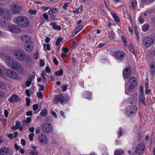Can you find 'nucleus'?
<instances>
[{"label":"nucleus","instance_id":"nucleus-32","mask_svg":"<svg viewBox=\"0 0 155 155\" xmlns=\"http://www.w3.org/2000/svg\"><path fill=\"white\" fill-rule=\"evenodd\" d=\"M63 71L62 69L58 71L55 73V74L56 76H62L63 75Z\"/></svg>","mask_w":155,"mask_h":155},{"label":"nucleus","instance_id":"nucleus-19","mask_svg":"<svg viewBox=\"0 0 155 155\" xmlns=\"http://www.w3.org/2000/svg\"><path fill=\"white\" fill-rule=\"evenodd\" d=\"M37 147L33 146H32V150L29 149L28 150V153L30 155H38V152L36 150Z\"/></svg>","mask_w":155,"mask_h":155},{"label":"nucleus","instance_id":"nucleus-60","mask_svg":"<svg viewBox=\"0 0 155 155\" xmlns=\"http://www.w3.org/2000/svg\"><path fill=\"white\" fill-rule=\"evenodd\" d=\"M53 62L56 65L58 64V61L56 58H54Z\"/></svg>","mask_w":155,"mask_h":155},{"label":"nucleus","instance_id":"nucleus-64","mask_svg":"<svg viewBox=\"0 0 155 155\" xmlns=\"http://www.w3.org/2000/svg\"><path fill=\"white\" fill-rule=\"evenodd\" d=\"M151 21L152 24L155 25V17H152L151 19Z\"/></svg>","mask_w":155,"mask_h":155},{"label":"nucleus","instance_id":"nucleus-38","mask_svg":"<svg viewBox=\"0 0 155 155\" xmlns=\"http://www.w3.org/2000/svg\"><path fill=\"white\" fill-rule=\"evenodd\" d=\"M50 45L49 44H43V47L44 49V50H46V49L47 50L49 51L51 50L50 48Z\"/></svg>","mask_w":155,"mask_h":155},{"label":"nucleus","instance_id":"nucleus-11","mask_svg":"<svg viewBox=\"0 0 155 155\" xmlns=\"http://www.w3.org/2000/svg\"><path fill=\"white\" fill-rule=\"evenodd\" d=\"M52 126L50 124L46 123L42 126V130L44 133H49L52 131Z\"/></svg>","mask_w":155,"mask_h":155},{"label":"nucleus","instance_id":"nucleus-20","mask_svg":"<svg viewBox=\"0 0 155 155\" xmlns=\"http://www.w3.org/2000/svg\"><path fill=\"white\" fill-rule=\"evenodd\" d=\"M83 26L82 25H79L77 26L74 30L72 34V35L74 36L79 32L83 28Z\"/></svg>","mask_w":155,"mask_h":155},{"label":"nucleus","instance_id":"nucleus-57","mask_svg":"<svg viewBox=\"0 0 155 155\" xmlns=\"http://www.w3.org/2000/svg\"><path fill=\"white\" fill-rule=\"evenodd\" d=\"M6 16H5L4 17V18L5 19H9L11 18L10 16L9 15V13L7 12V14H6Z\"/></svg>","mask_w":155,"mask_h":155},{"label":"nucleus","instance_id":"nucleus-40","mask_svg":"<svg viewBox=\"0 0 155 155\" xmlns=\"http://www.w3.org/2000/svg\"><path fill=\"white\" fill-rule=\"evenodd\" d=\"M63 39L61 37H60L58 38L56 40L55 42V45L57 46H58L59 45L60 43L62 41Z\"/></svg>","mask_w":155,"mask_h":155},{"label":"nucleus","instance_id":"nucleus-63","mask_svg":"<svg viewBox=\"0 0 155 155\" xmlns=\"http://www.w3.org/2000/svg\"><path fill=\"white\" fill-rule=\"evenodd\" d=\"M62 91H65L67 90V86L65 85H64L62 87Z\"/></svg>","mask_w":155,"mask_h":155},{"label":"nucleus","instance_id":"nucleus-56","mask_svg":"<svg viewBox=\"0 0 155 155\" xmlns=\"http://www.w3.org/2000/svg\"><path fill=\"white\" fill-rule=\"evenodd\" d=\"M43 17L46 20L48 19L49 17L48 15L46 13H44L43 14Z\"/></svg>","mask_w":155,"mask_h":155},{"label":"nucleus","instance_id":"nucleus-44","mask_svg":"<svg viewBox=\"0 0 155 155\" xmlns=\"http://www.w3.org/2000/svg\"><path fill=\"white\" fill-rule=\"evenodd\" d=\"M138 20L139 23L140 24L143 23L144 22V20L143 17L140 16L138 18Z\"/></svg>","mask_w":155,"mask_h":155},{"label":"nucleus","instance_id":"nucleus-8","mask_svg":"<svg viewBox=\"0 0 155 155\" xmlns=\"http://www.w3.org/2000/svg\"><path fill=\"white\" fill-rule=\"evenodd\" d=\"M145 149L146 147L144 143H140L136 147L135 152L137 154H141L144 152Z\"/></svg>","mask_w":155,"mask_h":155},{"label":"nucleus","instance_id":"nucleus-26","mask_svg":"<svg viewBox=\"0 0 155 155\" xmlns=\"http://www.w3.org/2000/svg\"><path fill=\"white\" fill-rule=\"evenodd\" d=\"M145 98L144 95L143 94H141L140 95V96L139 99V101L141 104L143 105L146 106V104L145 103Z\"/></svg>","mask_w":155,"mask_h":155},{"label":"nucleus","instance_id":"nucleus-49","mask_svg":"<svg viewBox=\"0 0 155 155\" xmlns=\"http://www.w3.org/2000/svg\"><path fill=\"white\" fill-rule=\"evenodd\" d=\"M39 88H38L39 91H43L45 89V86L41 84H38V85Z\"/></svg>","mask_w":155,"mask_h":155},{"label":"nucleus","instance_id":"nucleus-51","mask_svg":"<svg viewBox=\"0 0 155 155\" xmlns=\"http://www.w3.org/2000/svg\"><path fill=\"white\" fill-rule=\"evenodd\" d=\"M31 117H27L25 121V123L27 124H29L31 122Z\"/></svg>","mask_w":155,"mask_h":155},{"label":"nucleus","instance_id":"nucleus-30","mask_svg":"<svg viewBox=\"0 0 155 155\" xmlns=\"http://www.w3.org/2000/svg\"><path fill=\"white\" fill-rule=\"evenodd\" d=\"M58 12V9L56 8H51L48 12V13L49 15H52L55 14Z\"/></svg>","mask_w":155,"mask_h":155},{"label":"nucleus","instance_id":"nucleus-21","mask_svg":"<svg viewBox=\"0 0 155 155\" xmlns=\"http://www.w3.org/2000/svg\"><path fill=\"white\" fill-rule=\"evenodd\" d=\"M92 94L90 91H84L83 94V97L85 98L90 99L92 96Z\"/></svg>","mask_w":155,"mask_h":155},{"label":"nucleus","instance_id":"nucleus-6","mask_svg":"<svg viewBox=\"0 0 155 155\" xmlns=\"http://www.w3.org/2000/svg\"><path fill=\"white\" fill-rule=\"evenodd\" d=\"M128 82L129 85L127 89L128 91L131 92L137 84L136 78L134 77H130L129 80Z\"/></svg>","mask_w":155,"mask_h":155},{"label":"nucleus","instance_id":"nucleus-42","mask_svg":"<svg viewBox=\"0 0 155 155\" xmlns=\"http://www.w3.org/2000/svg\"><path fill=\"white\" fill-rule=\"evenodd\" d=\"M0 88L2 89H5L6 88V84L3 82H0Z\"/></svg>","mask_w":155,"mask_h":155},{"label":"nucleus","instance_id":"nucleus-4","mask_svg":"<svg viewBox=\"0 0 155 155\" xmlns=\"http://www.w3.org/2000/svg\"><path fill=\"white\" fill-rule=\"evenodd\" d=\"M137 110L136 105H130L126 107L125 111V114L130 117H133L136 114Z\"/></svg>","mask_w":155,"mask_h":155},{"label":"nucleus","instance_id":"nucleus-27","mask_svg":"<svg viewBox=\"0 0 155 155\" xmlns=\"http://www.w3.org/2000/svg\"><path fill=\"white\" fill-rule=\"evenodd\" d=\"M111 15L112 16V17L114 19V21L116 22L119 23L120 22V19L118 16L117 15V14L115 13H111Z\"/></svg>","mask_w":155,"mask_h":155},{"label":"nucleus","instance_id":"nucleus-53","mask_svg":"<svg viewBox=\"0 0 155 155\" xmlns=\"http://www.w3.org/2000/svg\"><path fill=\"white\" fill-rule=\"evenodd\" d=\"M26 106H29L30 104V99L28 97H26Z\"/></svg>","mask_w":155,"mask_h":155},{"label":"nucleus","instance_id":"nucleus-58","mask_svg":"<svg viewBox=\"0 0 155 155\" xmlns=\"http://www.w3.org/2000/svg\"><path fill=\"white\" fill-rule=\"evenodd\" d=\"M21 125V122L20 121H17L15 123V126L18 129V127H20Z\"/></svg>","mask_w":155,"mask_h":155},{"label":"nucleus","instance_id":"nucleus-37","mask_svg":"<svg viewBox=\"0 0 155 155\" xmlns=\"http://www.w3.org/2000/svg\"><path fill=\"white\" fill-rule=\"evenodd\" d=\"M108 36L112 39H115V34L113 31L109 32L108 33Z\"/></svg>","mask_w":155,"mask_h":155},{"label":"nucleus","instance_id":"nucleus-46","mask_svg":"<svg viewBox=\"0 0 155 155\" xmlns=\"http://www.w3.org/2000/svg\"><path fill=\"white\" fill-rule=\"evenodd\" d=\"M122 128L121 127H120L119 128V131L118 133V136L117 137V138H120L121 136L122 135Z\"/></svg>","mask_w":155,"mask_h":155},{"label":"nucleus","instance_id":"nucleus-55","mask_svg":"<svg viewBox=\"0 0 155 155\" xmlns=\"http://www.w3.org/2000/svg\"><path fill=\"white\" fill-rule=\"evenodd\" d=\"M55 18V16L54 15H52L50 16L49 18V20L50 21H52L54 20Z\"/></svg>","mask_w":155,"mask_h":155},{"label":"nucleus","instance_id":"nucleus-9","mask_svg":"<svg viewBox=\"0 0 155 155\" xmlns=\"http://www.w3.org/2000/svg\"><path fill=\"white\" fill-rule=\"evenodd\" d=\"M154 41L152 37L150 36L144 37L143 39L144 45L147 48L151 47L154 43Z\"/></svg>","mask_w":155,"mask_h":155},{"label":"nucleus","instance_id":"nucleus-18","mask_svg":"<svg viewBox=\"0 0 155 155\" xmlns=\"http://www.w3.org/2000/svg\"><path fill=\"white\" fill-rule=\"evenodd\" d=\"M20 99L17 96L16 94H14L12 95L8 99V101L11 103L15 101L18 102L20 101Z\"/></svg>","mask_w":155,"mask_h":155},{"label":"nucleus","instance_id":"nucleus-2","mask_svg":"<svg viewBox=\"0 0 155 155\" xmlns=\"http://www.w3.org/2000/svg\"><path fill=\"white\" fill-rule=\"evenodd\" d=\"M6 61L9 67L19 71L21 74H22L24 72L23 68L21 64L11 57H7Z\"/></svg>","mask_w":155,"mask_h":155},{"label":"nucleus","instance_id":"nucleus-10","mask_svg":"<svg viewBox=\"0 0 155 155\" xmlns=\"http://www.w3.org/2000/svg\"><path fill=\"white\" fill-rule=\"evenodd\" d=\"M5 74L8 77L14 80H17L18 78V75L16 72L9 69L6 70Z\"/></svg>","mask_w":155,"mask_h":155},{"label":"nucleus","instance_id":"nucleus-50","mask_svg":"<svg viewBox=\"0 0 155 155\" xmlns=\"http://www.w3.org/2000/svg\"><path fill=\"white\" fill-rule=\"evenodd\" d=\"M72 60L73 61V62L74 63L73 64L74 66H75V64H77L78 63V61L77 59L75 58H72Z\"/></svg>","mask_w":155,"mask_h":155},{"label":"nucleus","instance_id":"nucleus-28","mask_svg":"<svg viewBox=\"0 0 155 155\" xmlns=\"http://www.w3.org/2000/svg\"><path fill=\"white\" fill-rule=\"evenodd\" d=\"M5 68L2 66H0V77H4L5 72Z\"/></svg>","mask_w":155,"mask_h":155},{"label":"nucleus","instance_id":"nucleus-39","mask_svg":"<svg viewBox=\"0 0 155 155\" xmlns=\"http://www.w3.org/2000/svg\"><path fill=\"white\" fill-rule=\"evenodd\" d=\"M129 49L130 52H132V54L134 55H136L134 53V50L132 44H130Z\"/></svg>","mask_w":155,"mask_h":155},{"label":"nucleus","instance_id":"nucleus-52","mask_svg":"<svg viewBox=\"0 0 155 155\" xmlns=\"http://www.w3.org/2000/svg\"><path fill=\"white\" fill-rule=\"evenodd\" d=\"M34 136V134L31 133L29 135L28 137L29 140L31 141H32L33 140V137Z\"/></svg>","mask_w":155,"mask_h":155},{"label":"nucleus","instance_id":"nucleus-61","mask_svg":"<svg viewBox=\"0 0 155 155\" xmlns=\"http://www.w3.org/2000/svg\"><path fill=\"white\" fill-rule=\"evenodd\" d=\"M46 71L47 73H50L51 72V70L49 66H47L45 68Z\"/></svg>","mask_w":155,"mask_h":155},{"label":"nucleus","instance_id":"nucleus-33","mask_svg":"<svg viewBox=\"0 0 155 155\" xmlns=\"http://www.w3.org/2000/svg\"><path fill=\"white\" fill-rule=\"evenodd\" d=\"M83 6L81 5L80 7L78 8L77 9H76L73 11V12L74 13H80L82 11Z\"/></svg>","mask_w":155,"mask_h":155},{"label":"nucleus","instance_id":"nucleus-25","mask_svg":"<svg viewBox=\"0 0 155 155\" xmlns=\"http://www.w3.org/2000/svg\"><path fill=\"white\" fill-rule=\"evenodd\" d=\"M137 101V98L135 94L132 95L130 98V103L132 104L135 103Z\"/></svg>","mask_w":155,"mask_h":155},{"label":"nucleus","instance_id":"nucleus-3","mask_svg":"<svg viewBox=\"0 0 155 155\" xmlns=\"http://www.w3.org/2000/svg\"><path fill=\"white\" fill-rule=\"evenodd\" d=\"M17 24L21 28H27L29 26V21L28 18L25 16H19L16 19Z\"/></svg>","mask_w":155,"mask_h":155},{"label":"nucleus","instance_id":"nucleus-45","mask_svg":"<svg viewBox=\"0 0 155 155\" xmlns=\"http://www.w3.org/2000/svg\"><path fill=\"white\" fill-rule=\"evenodd\" d=\"M121 39L122 42L124 43L125 45H127V41L126 40V38L124 36H121Z\"/></svg>","mask_w":155,"mask_h":155},{"label":"nucleus","instance_id":"nucleus-16","mask_svg":"<svg viewBox=\"0 0 155 155\" xmlns=\"http://www.w3.org/2000/svg\"><path fill=\"white\" fill-rule=\"evenodd\" d=\"M8 29L11 32L15 33H18L20 31L19 28L13 25L10 26L8 28Z\"/></svg>","mask_w":155,"mask_h":155},{"label":"nucleus","instance_id":"nucleus-1","mask_svg":"<svg viewBox=\"0 0 155 155\" xmlns=\"http://www.w3.org/2000/svg\"><path fill=\"white\" fill-rule=\"evenodd\" d=\"M14 53L16 58L20 61L27 63H30L32 61V58L29 54L20 49L15 50Z\"/></svg>","mask_w":155,"mask_h":155},{"label":"nucleus","instance_id":"nucleus-36","mask_svg":"<svg viewBox=\"0 0 155 155\" xmlns=\"http://www.w3.org/2000/svg\"><path fill=\"white\" fill-rule=\"evenodd\" d=\"M35 71H33L32 73L31 74L28 78L29 80L32 81L34 79L35 77Z\"/></svg>","mask_w":155,"mask_h":155},{"label":"nucleus","instance_id":"nucleus-59","mask_svg":"<svg viewBox=\"0 0 155 155\" xmlns=\"http://www.w3.org/2000/svg\"><path fill=\"white\" fill-rule=\"evenodd\" d=\"M51 115L55 118H57V116L56 115V113L54 111H51Z\"/></svg>","mask_w":155,"mask_h":155},{"label":"nucleus","instance_id":"nucleus-13","mask_svg":"<svg viewBox=\"0 0 155 155\" xmlns=\"http://www.w3.org/2000/svg\"><path fill=\"white\" fill-rule=\"evenodd\" d=\"M131 73V68L130 67L124 69L123 71V75L124 78H129Z\"/></svg>","mask_w":155,"mask_h":155},{"label":"nucleus","instance_id":"nucleus-34","mask_svg":"<svg viewBox=\"0 0 155 155\" xmlns=\"http://www.w3.org/2000/svg\"><path fill=\"white\" fill-rule=\"evenodd\" d=\"M134 30L136 37L137 38V40L138 42L139 41V37L138 31L136 26H134Z\"/></svg>","mask_w":155,"mask_h":155},{"label":"nucleus","instance_id":"nucleus-22","mask_svg":"<svg viewBox=\"0 0 155 155\" xmlns=\"http://www.w3.org/2000/svg\"><path fill=\"white\" fill-rule=\"evenodd\" d=\"M9 152L8 149L6 147H2L0 149V154L1 155H6Z\"/></svg>","mask_w":155,"mask_h":155},{"label":"nucleus","instance_id":"nucleus-14","mask_svg":"<svg viewBox=\"0 0 155 155\" xmlns=\"http://www.w3.org/2000/svg\"><path fill=\"white\" fill-rule=\"evenodd\" d=\"M11 9L12 12L15 14H18L21 12V8L18 5L14 4L11 6Z\"/></svg>","mask_w":155,"mask_h":155},{"label":"nucleus","instance_id":"nucleus-43","mask_svg":"<svg viewBox=\"0 0 155 155\" xmlns=\"http://www.w3.org/2000/svg\"><path fill=\"white\" fill-rule=\"evenodd\" d=\"M37 96L39 98L43 99V95L41 92H39L37 93Z\"/></svg>","mask_w":155,"mask_h":155},{"label":"nucleus","instance_id":"nucleus-29","mask_svg":"<svg viewBox=\"0 0 155 155\" xmlns=\"http://www.w3.org/2000/svg\"><path fill=\"white\" fill-rule=\"evenodd\" d=\"M124 151L121 149H117L114 151V155H123Z\"/></svg>","mask_w":155,"mask_h":155},{"label":"nucleus","instance_id":"nucleus-17","mask_svg":"<svg viewBox=\"0 0 155 155\" xmlns=\"http://www.w3.org/2000/svg\"><path fill=\"white\" fill-rule=\"evenodd\" d=\"M25 50L27 52H31L33 49V47L32 45V41L31 43H28V44H25L24 47Z\"/></svg>","mask_w":155,"mask_h":155},{"label":"nucleus","instance_id":"nucleus-47","mask_svg":"<svg viewBox=\"0 0 155 155\" xmlns=\"http://www.w3.org/2000/svg\"><path fill=\"white\" fill-rule=\"evenodd\" d=\"M29 13L31 15H36V14L37 11L35 10H31L30 9L29 10Z\"/></svg>","mask_w":155,"mask_h":155},{"label":"nucleus","instance_id":"nucleus-12","mask_svg":"<svg viewBox=\"0 0 155 155\" xmlns=\"http://www.w3.org/2000/svg\"><path fill=\"white\" fill-rule=\"evenodd\" d=\"M38 140L40 144L41 145H45L47 143L48 138L45 134H40L39 135Z\"/></svg>","mask_w":155,"mask_h":155},{"label":"nucleus","instance_id":"nucleus-62","mask_svg":"<svg viewBox=\"0 0 155 155\" xmlns=\"http://www.w3.org/2000/svg\"><path fill=\"white\" fill-rule=\"evenodd\" d=\"M62 50H63L64 51V52L65 53H67L69 51L68 48L66 47H63L62 48Z\"/></svg>","mask_w":155,"mask_h":155},{"label":"nucleus","instance_id":"nucleus-31","mask_svg":"<svg viewBox=\"0 0 155 155\" xmlns=\"http://www.w3.org/2000/svg\"><path fill=\"white\" fill-rule=\"evenodd\" d=\"M48 114V111L47 109H43L40 113V116L42 117H44L47 115Z\"/></svg>","mask_w":155,"mask_h":155},{"label":"nucleus","instance_id":"nucleus-15","mask_svg":"<svg viewBox=\"0 0 155 155\" xmlns=\"http://www.w3.org/2000/svg\"><path fill=\"white\" fill-rule=\"evenodd\" d=\"M21 41L25 44H28V43H31V39L29 35H23L21 36Z\"/></svg>","mask_w":155,"mask_h":155},{"label":"nucleus","instance_id":"nucleus-48","mask_svg":"<svg viewBox=\"0 0 155 155\" xmlns=\"http://www.w3.org/2000/svg\"><path fill=\"white\" fill-rule=\"evenodd\" d=\"M32 83V81L29 80L28 79L25 82V85L27 87H29Z\"/></svg>","mask_w":155,"mask_h":155},{"label":"nucleus","instance_id":"nucleus-24","mask_svg":"<svg viewBox=\"0 0 155 155\" xmlns=\"http://www.w3.org/2000/svg\"><path fill=\"white\" fill-rule=\"evenodd\" d=\"M137 4L136 0H132L130 7L133 10H135L137 8Z\"/></svg>","mask_w":155,"mask_h":155},{"label":"nucleus","instance_id":"nucleus-7","mask_svg":"<svg viewBox=\"0 0 155 155\" xmlns=\"http://www.w3.org/2000/svg\"><path fill=\"white\" fill-rule=\"evenodd\" d=\"M114 56L116 60L121 61L125 58L126 54L122 50H118L114 52Z\"/></svg>","mask_w":155,"mask_h":155},{"label":"nucleus","instance_id":"nucleus-54","mask_svg":"<svg viewBox=\"0 0 155 155\" xmlns=\"http://www.w3.org/2000/svg\"><path fill=\"white\" fill-rule=\"evenodd\" d=\"M33 109L34 111L36 110L38 108V106L37 104H34L33 105Z\"/></svg>","mask_w":155,"mask_h":155},{"label":"nucleus","instance_id":"nucleus-5","mask_svg":"<svg viewBox=\"0 0 155 155\" xmlns=\"http://www.w3.org/2000/svg\"><path fill=\"white\" fill-rule=\"evenodd\" d=\"M69 99V97L68 95H65L64 94H61L54 97L53 101L56 103L59 102L61 104L63 105L65 103H67Z\"/></svg>","mask_w":155,"mask_h":155},{"label":"nucleus","instance_id":"nucleus-41","mask_svg":"<svg viewBox=\"0 0 155 155\" xmlns=\"http://www.w3.org/2000/svg\"><path fill=\"white\" fill-rule=\"evenodd\" d=\"M39 54V51L37 50L33 54V58L35 60H36L38 59V55Z\"/></svg>","mask_w":155,"mask_h":155},{"label":"nucleus","instance_id":"nucleus-35","mask_svg":"<svg viewBox=\"0 0 155 155\" xmlns=\"http://www.w3.org/2000/svg\"><path fill=\"white\" fill-rule=\"evenodd\" d=\"M149 25L145 24L143 25L142 27V30L143 32H145L149 29Z\"/></svg>","mask_w":155,"mask_h":155},{"label":"nucleus","instance_id":"nucleus-23","mask_svg":"<svg viewBox=\"0 0 155 155\" xmlns=\"http://www.w3.org/2000/svg\"><path fill=\"white\" fill-rule=\"evenodd\" d=\"M50 25L52 26V28L54 29L59 31H60L61 29V27L59 25H56V23L55 22L51 23L50 24Z\"/></svg>","mask_w":155,"mask_h":155}]
</instances>
